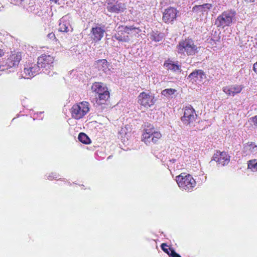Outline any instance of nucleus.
<instances>
[{
    "instance_id": "obj_11",
    "label": "nucleus",
    "mask_w": 257,
    "mask_h": 257,
    "mask_svg": "<svg viewBox=\"0 0 257 257\" xmlns=\"http://www.w3.org/2000/svg\"><path fill=\"white\" fill-rule=\"evenodd\" d=\"M106 9L109 12L118 14L123 12L126 9V6L124 4L118 1L108 2Z\"/></svg>"
},
{
    "instance_id": "obj_37",
    "label": "nucleus",
    "mask_w": 257,
    "mask_h": 257,
    "mask_svg": "<svg viewBox=\"0 0 257 257\" xmlns=\"http://www.w3.org/2000/svg\"><path fill=\"white\" fill-rule=\"evenodd\" d=\"M51 2H54L55 4H58L59 0H50Z\"/></svg>"
},
{
    "instance_id": "obj_25",
    "label": "nucleus",
    "mask_w": 257,
    "mask_h": 257,
    "mask_svg": "<svg viewBox=\"0 0 257 257\" xmlns=\"http://www.w3.org/2000/svg\"><path fill=\"white\" fill-rule=\"evenodd\" d=\"M176 92V90L173 88H168L163 90L161 94L162 95L168 98H172V95Z\"/></svg>"
},
{
    "instance_id": "obj_16",
    "label": "nucleus",
    "mask_w": 257,
    "mask_h": 257,
    "mask_svg": "<svg viewBox=\"0 0 257 257\" xmlns=\"http://www.w3.org/2000/svg\"><path fill=\"white\" fill-rule=\"evenodd\" d=\"M242 89L241 85H233L223 88V91L228 95L234 96L239 93Z\"/></svg>"
},
{
    "instance_id": "obj_2",
    "label": "nucleus",
    "mask_w": 257,
    "mask_h": 257,
    "mask_svg": "<svg viewBox=\"0 0 257 257\" xmlns=\"http://www.w3.org/2000/svg\"><path fill=\"white\" fill-rule=\"evenodd\" d=\"M144 133L143 134L142 141L147 145L155 144L162 137V134L157 131L153 124L146 123L144 125Z\"/></svg>"
},
{
    "instance_id": "obj_21",
    "label": "nucleus",
    "mask_w": 257,
    "mask_h": 257,
    "mask_svg": "<svg viewBox=\"0 0 257 257\" xmlns=\"http://www.w3.org/2000/svg\"><path fill=\"white\" fill-rule=\"evenodd\" d=\"M164 38V34L158 31H152L150 34V39L151 41L158 42L162 41Z\"/></svg>"
},
{
    "instance_id": "obj_32",
    "label": "nucleus",
    "mask_w": 257,
    "mask_h": 257,
    "mask_svg": "<svg viewBox=\"0 0 257 257\" xmlns=\"http://www.w3.org/2000/svg\"><path fill=\"white\" fill-rule=\"evenodd\" d=\"M250 119H251L252 122L253 123V124L257 127V115L251 117Z\"/></svg>"
},
{
    "instance_id": "obj_19",
    "label": "nucleus",
    "mask_w": 257,
    "mask_h": 257,
    "mask_svg": "<svg viewBox=\"0 0 257 257\" xmlns=\"http://www.w3.org/2000/svg\"><path fill=\"white\" fill-rule=\"evenodd\" d=\"M59 30L62 32H72V29L68 22L65 20V17L62 18L60 20Z\"/></svg>"
},
{
    "instance_id": "obj_14",
    "label": "nucleus",
    "mask_w": 257,
    "mask_h": 257,
    "mask_svg": "<svg viewBox=\"0 0 257 257\" xmlns=\"http://www.w3.org/2000/svg\"><path fill=\"white\" fill-rule=\"evenodd\" d=\"M40 70V65H38V63L29 64L24 68V72L25 75L23 77L28 79L34 77L39 73Z\"/></svg>"
},
{
    "instance_id": "obj_39",
    "label": "nucleus",
    "mask_w": 257,
    "mask_h": 257,
    "mask_svg": "<svg viewBox=\"0 0 257 257\" xmlns=\"http://www.w3.org/2000/svg\"><path fill=\"white\" fill-rule=\"evenodd\" d=\"M2 50L0 49V57L2 55Z\"/></svg>"
},
{
    "instance_id": "obj_23",
    "label": "nucleus",
    "mask_w": 257,
    "mask_h": 257,
    "mask_svg": "<svg viewBox=\"0 0 257 257\" xmlns=\"http://www.w3.org/2000/svg\"><path fill=\"white\" fill-rule=\"evenodd\" d=\"M97 64L98 68L100 70L104 71L108 68V62L105 59L98 60Z\"/></svg>"
},
{
    "instance_id": "obj_7",
    "label": "nucleus",
    "mask_w": 257,
    "mask_h": 257,
    "mask_svg": "<svg viewBox=\"0 0 257 257\" xmlns=\"http://www.w3.org/2000/svg\"><path fill=\"white\" fill-rule=\"evenodd\" d=\"M197 116L194 109L191 105H189L184 108V115L181 117V120L184 124L188 125L194 121Z\"/></svg>"
},
{
    "instance_id": "obj_18",
    "label": "nucleus",
    "mask_w": 257,
    "mask_h": 257,
    "mask_svg": "<svg viewBox=\"0 0 257 257\" xmlns=\"http://www.w3.org/2000/svg\"><path fill=\"white\" fill-rule=\"evenodd\" d=\"M91 89L93 92H95V96L98 95V94H101L108 91L107 87L103 83L101 82H95L91 86Z\"/></svg>"
},
{
    "instance_id": "obj_36",
    "label": "nucleus",
    "mask_w": 257,
    "mask_h": 257,
    "mask_svg": "<svg viewBox=\"0 0 257 257\" xmlns=\"http://www.w3.org/2000/svg\"><path fill=\"white\" fill-rule=\"evenodd\" d=\"M33 13H34V14H35L38 15V16H41V15L42 14V11H40V12L39 11V12H34Z\"/></svg>"
},
{
    "instance_id": "obj_5",
    "label": "nucleus",
    "mask_w": 257,
    "mask_h": 257,
    "mask_svg": "<svg viewBox=\"0 0 257 257\" xmlns=\"http://www.w3.org/2000/svg\"><path fill=\"white\" fill-rule=\"evenodd\" d=\"M89 103L87 101H82L74 104L71 109L72 117L79 119L85 116L89 111Z\"/></svg>"
},
{
    "instance_id": "obj_30",
    "label": "nucleus",
    "mask_w": 257,
    "mask_h": 257,
    "mask_svg": "<svg viewBox=\"0 0 257 257\" xmlns=\"http://www.w3.org/2000/svg\"><path fill=\"white\" fill-rule=\"evenodd\" d=\"M161 248L162 250L165 252L166 253H168V254L169 255L170 257H171V251H175L174 250L171 249V248H167L168 245L165 243H162L161 244Z\"/></svg>"
},
{
    "instance_id": "obj_3",
    "label": "nucleus",
    "mask_w": 257,
    "mask_h": 257,
    "mask_svg": "<svg viewBox=\"0 0 257 257\" xmlns=\"http://www.w3.org/2000/svg\"><path fill=\"white\" fill-rule=\"evenodd\" d=\"M236 12L234 10H227L224 11L218 16L215 20V24L217 27L224 28L229 27L235 20Z\"/></svg>"
},
{
    "instance_id": "obj_10",
    "label": "nucleus",
    "mask_w": 257,
    "mask_h": 257,
    "mask_svg": "<svg viewBox=\"0 0 257 257\" xmlns=\"http://www.w3.org/2000/svg\"><path fill=\"white\" fill-rule=\"evenodd\" d=\"M215 161L218 165L224 166L227 165L230 161V156L225 152L217 151L213 156V159L211 161Z\"/></svg>"
},
{
    "instance_id": "obj_4",
    "label": "nucleus",
    "mask_w": 257,
    "mask_h": 257,
    "mask_svg": "<svg viewBox=\"0 0 257 257\" xmlns=\"http://www.w3.org/2000/svg\"><path fill=\"white\" fill-rule=\"evenodd\" d=\"M176 181L179 187L182 189L186 191H191L196 185V181L191 176L185 173H182L176 178Z\"/></svg>"
},
{
    "instance_id": "obj_1",
    "label": "nucleus",
    "mask_w": 257,
    "mask_h": 257,
    "mask_svg": "<svg viewBox=\"0 0 257 257\" xmlns=\"http://www.w3.org/2000/svg\"><path fill=\"white\" fill-rule=\"evenodd\" d=\"M198 49L192 39L187 38L179 42L176 47V51L184 56H192L198 53Z\"/></svg>"
},
{
    "instance_id": "obj_8",
    "label": "nucleus",
    "mask_w": 257,
    "mask_h": 257,
    "mask_svg": "<svg viewBox=\"0 0 257 257\" xmlns=\"http://www.w3.org/2000/svg\"><path fill=\"white\" fill-rule=\"evenodd\" d=\"M156 101L154 95L151 93L143 92L138 96L139 103L147 108L153 106Z\"/></svg>"
},
{
    "instance_id": "obj_31",
    "label": "nucleus",
    "mask_w": 257,
    "mask_h": 257,
    "mask_svg": "<svg viewBox=\"0 0 257 257\" xmlns=\"http://www.w3.org/2000/svg\"><path fill=\"white\" fill-rule=\"evenodd\" d=\"M57 175L55 173H52L51 174H49L48 176H47V178L49 180H53L54 179L57 178Z\"/></svg>"
},
{
    "instance_id": "obj_20",
    "label": "nucleus",
    "mask_w": 257,
    "mask_h": 257,
    "mask_svg": "<svg viewBox=\"0 0 257 257\" xmlns=\"http://www.w3.org/2000/svg\"><path fill=\"white\" fill-rule=\"evenodd\" d=\"M109 98V91H107L106 92L102 93L101 94H98V95L96 97V103L99 105L104 104L105 102Z\"/></svg>"
},
{
    "instance_id": "obj_6",
    "label": "nucleus",
    "mask_w": 257,
    "mask_h": 257,
    "mask_svg": "<svg viewBox=\"0 0 257 257\" xmlns=\"http://www.w3.org/2000/svg\"><path fill=\"white\" fill-rule=\"evenodd\" d=\"M54 58L50 55H42L38 58V65L42 69V71L49 75L52 76L53 73L51 69L53 66Z\"/></svg>"
},
{
    "instance_id": "obj_9",
    "label": "nucleus",
    "mask_w": 257,
    "mask_h": 257,
    "mask_svg": "<svg viewBox=\"0 0 257 257\" xmlns=\"http://www.w3.org/2000/svg\"><path fill=\"white\" fill-rule=\"evenodd\" d=\"M21 58L22 55L21 52H17L16 54L11 55L10 57L7 59L5 65H1V70L8 69V68L18 66Z\"/></svg>"
},
{
    "instance_id": "obj_24",
    "label": "nucleus",
    "mask_w": 257,
    "mask_h": 257,
    "mask_svg": "<svg viewBox=\"0 0 257 257\" xmlns=\"http://www.w3.org/2000/svg\"><path fill=\"white\" fill-rule=\"evenodd\" d=\"M78 139L80 142L85 144H89L91 142L90 139L83 133H80L79 134Z\"/></svg>"
},
{
    "instance_id": "obj_12",
    "label": "nucleus",
    "mask_w": 257,
    "mask_h": 257,
    "mask_svg": "<svg viewBox=\"0 0 257 257\" xmlns=\"http://www.w3.org/2000/svg\"><path fill=\"white\" fill-rule=\"evenodd\" d=\"M206 78V74L201 69L195 70L188 76L187 79L192 83L202 82Z\"/></svg>"
},
{
    "instance_id": "obj_33",
    "label": "nucleus",
    "mask_w": 257,
    "mask_h": 257,
    "mask_svg": "<svg viewBox=\"0 0 257 257\" xmlns=\"http://www.w3.org/2000/svg\"><path fill=\"white\" fill-rule=\"evenodd\" d=\"M171 257H181L178 253L176 252L175 251H171Z\"/></svg>"
},
{
    "instance_id": "obj_17",
    "label": "nucleus",
    "mask_w": 257,
    "mask_h": 257,
    "mask_svg": "<svg viewBox=\"0 0 257 257\" xmlns=\"http://www.w3.org/2000/svg\"><path fill=\"white\" fill-rule=\"evenodd\" d=\"M105 30L99 27H93L92 28V39L95 42L100 41L103 37Z\"/></svg>"
},
{
    "instance_id": "obj_34",
    "label": "nucleus",
    "mask_w": 257,
    "mask_h": 257,
    "mask_svg": "<svg viewBox=\"0 0 257 257\" xmlns=\"http://www.w3.org/2000/svg\"><path fill=\"white\" fill-rule=\"evenodd\" d=\"M48 37L50 38V39H53V38H55V34L53 33H49L48 35Z\"/></svg>"
},
{
    "instance_id": "obj_22",
    "label": "nucleus",
    "mask_w": 257,
    "mask_h": 257,
    "mask_svg": "<svg viewBox=\"0 0 257 257\" xmlns=\"http://www.w3.org/2000/svg\"><path fill=\"white\" fill-rule=\"evenodd\" d=\"M212 7V4L207 3L202 5L195 6L193 7V9L196 12L203 13L207 12V10H210Z\"/></svg>"
},
{
    "instance_id": "obj_27",
    "label": "nucleus",
    "mask_w": 257,
    "mask_h": 257,
    "mask_svg": "<svg viewBox=\"0 0 257 257\" xmlns=\"http://www.w3.org/2000/svg\"><path fill=\"white\" fill-rule=\"evenodd\" d=\"M248 168L252 171H257V160L254 159L248 162Z\"/></svg>"
},
{
    "instance_id": "obj_29",
    "label": "nucleus",
    "mask_w": 257,
    "mask_h": 257,
    "mask_svg": "<svg viewBox=\"0 0 257 257\" xmlns=\"http://www.w3.org/2000/svg\"><path fill=\"white\" fill-rule=\"evenodd\" d=\"M168 69L173 70L174 71H179L180 69V66L177 64L169 63L165 64Z\"/></svg>"
},
{
    "instance_id": "obj_40",
    "label": "nucleus",
    "mask_w": 257,
    "mask_h": 257,
    "mask_svg": "<svg viewBox=\"0 0 257 257\" xmlns=\"http://www.w3.org/2000/svg\"><path fill=\"white\" fill-rule=\"evenodd\" d=\"M2 68V66H1V65L0 64V69H1Z\"/></svg>"
},
{
    "instance_id": "obj_38",
    "label": "nucleus",
    "mask_w": 257,
    "mask_h": 257,
    "mask_svg": "<svg viewBox=\"0 0 257 257\" xmlns=\"http://www.w3.org/2000/svg\"><path fill=\"white\" fill-rule=\"evenodd\" d=\"M247 3H252L254 2L255 0H244Z\"/></svg>"
},
{
    "instance_id": "obj_13",
    "label": "nucleus",
    "mask_w": 257,
    "mask_h": 257,
    "mask_svg": "<svg viewBox=\"0 0 257 257\" xmlns=\"http://www.w3.org/2000/svg\"><path fill=\"white\" fill-rule=\"evenodd\" d=\"M177 14V10L175 8L170 7L164 12L162 20L166 23H171L176 19Z\"/></svg>"
},
{
    "instance_id": "obj_35",
    "label": "nucleus",
    "mask_w": 257,
    "mask_h": 257,
    "mask_svg": "<svg viewBox=\"0 0 257 257\" xmlns=\"http://www.w3.org/2000/svg\"><path fill=\"white\" fill-rule=\"evenodd\" d=\"M24 0H14V2L17 4H21Z\"/></svg>"
},
{
    "instance_id": "obj_28",
    "label": "nucleus",
    "mask_w": 257,
    "mask_h": 257,
    "mask_svg": "<svg viewBox=\"0 0 257 257\" xmlns=\"http://www.w3.org/2000/svg\"><path fill=\"white\" fill-rule=\"evenodd\" d=\"M124 31L125 32L129 34V31H133L137 34H139L141 32V30L139 28L135 27L134 26H126L124 28Z\"/></svg>"
},
{
    "instance_id": "obj_15",
    "label": "nucleus",
    "mask_w": 257,
    "mask_h": 257,
    "mask_svg": "<svg viewBox=\"0 0 257 257\" xmlns=\"http://www.w3.org/2000/svg\"><path fill=\"white\" fill-rule=\"evenodd\" d=\"M242 155L247 156L257 154V146L253 142H248L243 145Z\"/></svg>"
},
{
    "instance_id": "obj_26",
    "label": "nucleus",
    "mask_w": 257,
    "mask_h": 257,
    "mask_svg": "<svg viewBox=\"0 0 257 257\" xmlns=\"http://www.w3.org/2000/svg\"><path fill=\"white\" fill-rule=\"evenodd\" d=\"M113 38L119 42H128L130 41V38L127 35H121L118 34L113 37Z\"/></svg>"
}]
</instances>
